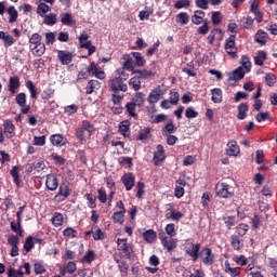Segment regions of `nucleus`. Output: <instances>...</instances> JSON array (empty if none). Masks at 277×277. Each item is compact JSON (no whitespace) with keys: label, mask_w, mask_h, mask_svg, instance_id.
<instances>
[{"label":"nucleus","mask_w":277,"mask_h":277,"mask_svg":"<svg viewBox=\"0 0 277 277\" xmlns=\"http://www.w3.org/2000/svg\"><path fill=\"white\" fill-rule=\"evenodd\" d=\"M137 75L132 77L129 81V84L132 87V90L137 92L142 88V78L150 79V77H155V72L147 70H137Z\"/></svg>","instance_id":"obj_1"},{"label":"nucleus","mask_w":277,"mask_h":277,"mask_svg":"<svg viewBox=\"0 0 277 277\" xmlns=\"http://www.w3.org/2000/svg\"><path fill=\"white\" fill-rule=\"evenodd\" d=\"M94 124H92V122H90L89 120H83L81 122V126L76 130V137L80 142H83L87 135L90 137L92 133H94Z\"/></svg>","instance_id":"obj_2"},{"label":"nucleus","mask_w":277,"mask_h":277,"mask_svg":"<svg viewBox=\"0 0 277 277\" xmlns=\"http://www.w3.org/2000/svg\"><path fill=\"white\" fill-rule=\"evenodd\" d=\"M127 241H129L127 238L117 239V250L120 252L122 259H131V253L133 252V247Z\"/></svg>","instance_id":"obj_3"},{"label":"nucleus","mask_w":277,"mask_h":277,"mask_svg":"<svg viewBox=\"0 0 277 277\" xmlns=\"http://www.w3.org/2000/svg\"><path fill=\"white\" fill-rule=\"evenodd\" d=\"M109 91L115 94H120V92H127L129 87L124 81H122V77H116L109 80L108 82Z\"/></svg>","instance_id":"obj_4"},{"label":"nucleus","mask_w":277,"mask_h":277,"mask_svg":"<svg viewBox=\"0 0 277 277\" xmlns=\"http://www.w3.org/2000/svg\"><path fill=\"white\" fill-rule=\"evenodd\" d=\"M198 259L207 266H211L215 263V254H213V250L209 247H205L199 251Z\"/></svg>","instance_id":"obj_5"},{"label":"nucleus","mask_w":277,"mask_h":277,"mask_svg":"<svg viewBox=\"0 0 277 277\" xmlns=\"http://www.w3.org/2000/svg\"><path fill=\"white\" fill-rule=\"evenodd\" d=\"M216 189V196L219 198H233L235 196V189H233V186H229L227 183H219L215 186Z\"/></svg>","instance_id":"obj_6"},{"label":"nucleus","mask_w":277,"mask_h":277,"mask_svg":"<svg viewBox=\"0 0 277 277\" xmlns=\"http://www.w3.org/2000/svg\"><path fill=\"white\" fill-rule=\"evenodd\" d=\"M184 250L194 262L198 261V254L200 252V243H194L192 239H187L184 243Z\"/></svg>","instance_id":"obj_7"},{"label":"nucleus","mask_w":277,"mask_h":277,"mask_svg":"<svg viewBox=\"0 0 277 277\" xmlns=\"http://www.w3.org/2000/svg\"><path fill=\"white\" fill-rule=\"evenodd\" d=\"M159 239L161 241V246L168 250V252H172L176 248V238H172V236H167L166 233H159Z\"/></svg>","instance_id":"obj_8"},{"label":"nucleus","mask_w":277,"mask_h":277,"mask_svg":"<svg viewBox=\"0 0 277 277\" xmlns=\"http://www.w3.org/2000/svg\"><path fill=\"white\" fill-rule=\"evenodd\" d=\"M70 194H71L70 186H68V184L66 183H62L58 186L57 194L54 196V200L55 202H64V200H66V198H68Z\"/></svg>","instance_id":"obj_9"},{"label":"nucleus","mask_w":277,"mask_h":277,"mask_svg":"<svg viewBox=\"0 0 277 277\" xmlns=\"http://www.w3.org/2000/svg\"><path fill=\"white\" fill-rule=\"evenodd\" d=\"M15 103L21 107V114L27 115L31 107L27 105V94L25 93H18L15 96Z\"/></svg>","instance_id":"obj_10"},{"label":"nucleus","mask_w":277,"mask_h":277,"mask_svg":"<svg viewBox=\"0 0 277 277\" xmlns=\"http://www.w3.org/2000/svg\"><path fill=\"white\" fill-rule=\"evenodd\" d=\"M3 133L8 140H12L14 135H16V127H14V122L10 119H5L3 121Z\"/></svg>","instance_id":"obj_11"},{"label":"nucleus","mask_w":277,"mask_h":277,"mask_svg":"<svg viewBox=\"0 0 277 277\" xmlns=\"http://www.w3.org/2000/svg\"><path fill=\"white\" fill-rule=\"evenodd\" d=\"M45 187L49 192H55L60 187V180H57V175L50 173L45 179Z\"/></svg>","instance_id":"obj_12"},{"label":"nucleus","mask_w":277,"mask_h":277,"mask_svg":"<svg viewBox=\"0 0 277 277\" xmlns=\"http://www.w3.org/2000/svg\"><path fill=\"white\" fill-rule=\"evenodd\" d=\"M164 94L166 91H163L161 87H158L149 93L147 102L149 103V105H155L156 103H159L161 96H163Z\"/></svg>","instance_id":"obj_13"},{"label":"nucleus","mask_w":277,"mask_h":277,"mask_svg":"<svg viewBox=\"0 0 277 277\" xmlns=\"http://www.w3.org/2000/svg\"><path fill=\"white\" fill-rule=\"evenodd\" d=\"M121 182L126 187V192H131V189L135 187V175L131 172L124 173L123 176H121Z\"/></svg>","instance_id":"obj_14"},{"label":"nucleus","mask_w":277,"mask_h":277,"mask_svg":"<svg viewBox=\"0 0 277 277\" xmlns=\"http://www.w3.org/2000/svg\"><path fill=\"white\" fill-rule=\"evenodd\" d=\"M235 40H237V36L230 35L225 40V51L228 53V55H233L235 57V54L237 53V47L235 45Z\"/></svg>","instance_id":"obj_15"},{"label":"nucleus","mask_w":277,"mask_h":277,"mask_svg":"<svg viewBox=\"0 0 277 277\" xmlns=\"http://www.w3.org/2000/svg\"><path fill=\"white\" fill-rule=\"evenodd\" d=\"M154 164L161 166L166 161V150L163 149V145L157 146V151L154 153Z\"/></svg>","instance_id":"obj_16"},{"label":"nucleus","mask_w":277,"mask_h":277,"mask_svg":"<svg viewBox=\"0 0 277 277\" xmlns=\"http://www.w3.org/2000/svg\"><path fill=\"white\" fill-rule=\"evenodd\" d=\"M8 243L11 248V256H18V243H21V239H18V236L12 235L8 238Z\"/></svg>","instance_id":"obj_17"},{"label":"nucleus","mask_w":277,"mask_h":277,"mask_svg":"<svg viewBox=\"0 0 277 277\" xmlns=\"http://www.w3.org/2000/svg\"><path fill=\"white\" fill-rule=\"evenodd\" d=\"M50 142L52 144V146H66L68 138H66V136H64V134H52L50 136Z\"/></svg>","instance_id":"obj_18"},{"label":"nucleus","mask_w":277,"mask_h":277,"mask_svg":"<svg viewBox=\"0 0 277 277\" xmlns=\"http://www.w3.org/2000/svg\"><path fill=\"white\" fill-rule=\"evenodd\" d=\"M206 13L202 10H197L194 12L193 16H192V23L194 25H202L205 23V21H209V19H205Z\"/></svg>","instance_id":"obj_19"},{"label":"nucleus","mask_w":277,"mask_h":277,"mask_svg":"<svg viewBox=\"0 0 277 277\" xmlns=\"http://www.w3.org/2000/svg\"><path fill=\"white\" fill-rule=\"evenodd\" d=\"M61 23L62 25H66V27H74V25H77V21H75V17H72V14L70 13H61Z\"/></svg>","instance_id":"obj_20"},{"label":"nucleus","mask_w":277,"mask_h":277,"mask_svg":"<svg viewBox=\"0 0 277 277\" xmlns=\"http://www.w3.org/2000/svg\"><path fill=\"white\" fill-rule=\"evenodd\" d=\"M223 37H224V32L222 31V29L214 28L210 31L208 36V42L209 44H213V42H215V38H217V40H223Z\"/></svg>","instance_id":"obj_21"},{"label":"nucleus","mask_w":277,"mask_h":277,"mask_svg":"<svg viewBox=\"0 0 277 277\" xmlns=\"http://www.w3.org/2000/svg\"><path fill=\"white\" fill-rule=\"evenodd\" d=\"M119 133L123 135V137H129L131 135V121L123 120L119 123Z\"/></svg>","instance_id":"obj_22"},{"label":"nucleus","mask_w":277,"mask_h":277,"mask_svg":"<svg viewBox=\"0 0 277 277\" xmlns=\"http://www.w3.org/2000/svg\"><path fill=\"white\" fill-rule=\"evenodd\" d=\"M227 155L228 157H237L239 155L240 149L239 146L237 145V141H230L227 143Z\"/></svg>","instance_id":"obj_23"},{"label":"nucleus","mask_w":277,"mask_h":277,"mask_svg":"<svg viewBox=\"0 0 277 277\" xmlns=\"http://www.w3.org/2000/svg\"><path fill=\"white\" fill-rule=\"evenodd\" d=\"M121 60L123 61V68H126V70L135 69V61H133L131 54H123Z\"/></svg>","instance_id":"obj_24"},{"label":"nucleus","mask_w":277,"mask_h":277,"mask_svg":"<svg viewBox=\"0 0 277 277\" xmlns=\"http://www.w3.org/2000/svg\"><path fill=\"white\" fill-rule=\"evenodd\" d=\"M246 77V71L243 70H234L228 74V81H233V83H237V81H241Z\"/></svg>","instance_id":"obj_25"},{"label":"nucleus","mask_w":277,"mask_h":277,"mask_svg":"<svg viewBox=\"0 0 277 277\" xmlns=\"http://www.w3.org/2000/svg\"><path fill=\"white\" fill-rule=\"evenodd\" d=\"M96 90H101V82L98 80H90L85 87V94H94Z\"/></svg>","instance_id":"obj_26"},{"label":"nucleus","mask_w":277,"mask_h":277,"mask_svg":"<svg viewBox=\"0 0 277 277\" xmlns=\"http://www.w3.org/2000/svg\"><path fill=\"white\" fill-rule=\"evenodd\" d=\"M137 109H140V106H136V104L132 102L126 104V114L131 118H137Z\"/></svg>","instance_id":"obj_27"},{"label":"nucleus","mask_w":277,"mask_h":277,"mask_svg":"<svg viewBox=\"0 0 277 277\" xmlns=\"http://www.w3.org/2000/svg\"><path fill=\"white\" fill-rule=\"evenodd\" d=\"M248 109H250L248 103H241L238 105V120H246L248 118Z\"/></svg>","instance_id":"obj_28"},{"label":"nucleus","mask_w":277,"mask_h":277,"mask_svg":"<svg viewBox=\"0 0 277 277\" xmlns=\"http://www.w3.org/2000/svg\"><path fill=\"white\" fill-rule=\"evenodd\" d=\"M21 168L18 166H14L11 171L10 174L13 179V183H15L16 187H21Z\"/></svg>","instance_id":"obj_29"},{"label":"nucleus","mask_w":277,"mask_h":277,"mask_svg":"<svg viewBox=\"0 0 277 277\" xmlns=\"http://www.w3.org/2000/svg\"><path fill=\"white\" fill-rule=\"evenodd\" d=\"M142 235L146 243H154L157 240V232L154 229H147Z\"/></svg>","instance_id":"obj_30"},{"label":"nucleus","mask_w":277,"mask_h":277,"mask_svg":"<svg viewBox=\"0 0 277 277\" xmlns=\"http://www.w3.org/2000/svg\"><path fill=\"white\" fill-rule=\"evenodd\" d=\"M58 60L62 62V64H65L68 66L70 62H72V53L67 52V51H58L57 53Z\"/></svg>","instance_id":"obj_31"},{"label":"nucleus","mask_w":277,"mask_h":277,"mask_svg":"<svg viewBox=\"0 0 277 277\" xmlns=\"http://www.w3.org/2000/svg\"><path fill=\"white\" fill-rule=\"evenodd\" d=\"M254 38L258 44H266L267 40H269V35H267V32H265L263 29H260L255 34Z\"/></svg>","instance_id":"obj_32"},{"label":"nucleus","mask_w":277,"mask_h":277,"mask_svg":"<svg viewBox=\"0 0 277 277\" xmlns=\"http://www.w3.org/2000/svg\"><path fill=\"white\" fill-rule=\"evenodd\" d=\"M51 222L54 228H60L64 224V215L61 212H55Z\"/></svg>","instance_id":"obj_33"},{"label":"nucleus","mask_w":277,"mask_h":277,"mask_svg":"<svg viewBox=\"0 0 277 277\" xmlns=\"http://www.w3.org/2000/svg\"><path fill=\"white\" fill-rule=\"evenodd\" d=\"M47 52V45L44 43H37L35 47L31 49L32 55H36V57H42L43 53Z\"/></svg>","instance_id":"obj_34"},{"label":"nucleus","mask_w":277,"mask_h":277,"mask_svg":"<svg viewBox=\"0 0 277 277\" xmlns=\"http://www.w3.org/2000/svg\"><path fill=\"white\" fill-rule=\"evenodd\" d=\"M230 243L234 250L239 251L243 249V240H241L239 236H236V235L230 236Z\"/></svg>","instance_id":"obj_35"},{"label":"nucleus","mask_w":277,"mask_h":277,"mask_svg":"<svg viewBox=\"0 0 277 277\" xmlns=\"http://www.w3.org/2000/svg\"><path fill=\"white\" fill-rule=\"evenodd\" d=\"M225 273L229 274L232 277H237L241 274V267H230V263L225 261Z\"/></svg>","instance_id":"obj_36"},{"label":"nucleus","mask_w":277,"mask_h":277,"mask_svg":"<svg viewBox=\"0 0 277 277\" xmlns=\"http://www.w3.org/2000/svg\"><path fill=\"white\" fill-rule=\"evenodd\" d=\"M132 57H134V66L142 67L146 66V58L142 56V53L140 52H131Z\"/></svg>","instance_id":"obj_37"},{"label":"nucleus","mask_w":277,"mask_h":277,"mask_svg":"<svg viewBox=\"0 0 277 277\" xmlns=\"http://www.w3.org/2000/svg\"><path fill=\"white\" fill-rule=\"evenodd\" d=\"M130 103H133L134 105L138 106V109H142V105H144V94L142 92H136Z\"/></svg>","instance_id":"obj_38"},{"label":"nucleus","mask_w":277,"mask_h":277,"mask_svg":"<svg viewBox=\"0 0 277 277\" xmlns=\"http://www.w3.org/2000/svg\"><path fill=\"white\" fill-rule=\"evenodd\" d=\"M75 272H77V264L75 262H68L61 271V274L62 276H66V274H75Z\"/></svg>","instance_id":"obj_39"},{"label":"nucleus","mask_w":277,"mask_h":277,"mask_svg":"<svg viewBox=\"0 0 277 277\" xmlns=\"http://www.w3.org/2000/svg\"><path fill=\"white\" fill-rule=\"evenodd\" d=\"M211 94H212V97H211L212 103H216V104L222 103L223 101L222 89L220 88L212 89Z\"/></svg>","instance_id":"obj_40"},{"label":"nucleus","mask_w":277,"mask_h":277,"mask_svg":"<svg viewBox=\"0 0 277 277\" xmlns=\"http://www.w3.org/2000/svg\"><path fill=\"white\" fill-rule=\"evenodd\" d=\"M26 88L30 92V98H32L34 101H37L38 100V89L36 88V84H34V82L31 80H28L26 82Z\"/></svg>","instance_id":"obj_41"},{"label":"nucleus","mask_w":277,"mask_h":277,"mask_svg":"<svg viewBox=\"0 0 277 277\" xmlns=\"http://www.w3.org/2000/svg\"><path fill=\"white\" fill-rule=\"evenodd\" d=\"M96 261V252L94 250H89L82 258V263H88V265L92 264V262Z\"/></svg>","instance_id":"obj_42"},{"label":"nucleus","mask_w":277,"mask_h":277,"mask_svg":"<svg viewBox=\"0 0 277 277\" xmlns=\"http://www.w3.org/2000/svg\"><path fill=\"white\" fill-rule=\"evenodd\" d=\"M240 64L241 66L236 68L235 70H243V68L246 70H250V68H252V63L250 62V57L243 55L241 58H240Z\"/></svg>","instance_id":"obj_43"},{"label":"nucleus","mask_w":277,"mask_h":277,"mask_svg":"<svg viewBox=\"0 0 277 277\" xmlns=\"http://www.w3.org/2000/svg\"><path fill=\"white\" fill-rule=\"evenodd\" d=\"M43 23H44V25H49L50 27H53V25L57 24V14L50 13V14L45 15Z\"/></svg>","instance_id":"obj_44"},{"label":"nucleus","mask_w":277,"mask_h":277,"mask_svg":"<svg viewBox=\"0 0 277 277\" xmlns=\"http://www.w3.org/2000/svg\"><path fill=\"white\" fill-rule=\"evenodd\" d=\"M21 222L22 221H18V219H16V222H11V230L16 233L18 237H23V226H21Z\"/></svg>","instance_id":"obj_45"},{"label":"nucleus","mask_w":277,"mask_h":277,"mask_svg":"<svg viewBox=\"0 0 277 277\" xmlns=\"http://www.w3.org/2000/svg\"><path fill=\"white\" fill-rule=\"evenodd\" d=\"M51 12V6H49L47 3L44 2H40L39 5L37 6V14H39V16H47V13Z\"/></svg>","instance_id":"obj_46"},{"label":"nucleus","mask_w":277,"mask_h":277,"mask_svg":"<svg viewBox=\"0 0 277 277\" xmlns=\"http://www.w3.org/2000/svg\"><path fill=\"white\" fill-rule=\"evenodd\" d=\"M6 13L10 16L9 23H16L18 18V11L16 10V8L14 5L9 6V9L6 10Z\"/></svg>","instance_id":"obj_47"},{"label":"nucleus","mask_w":277,"mask_h":277,"mask_svg":"<svg viewBox=\"0 0 277 277\" xmlns=\"http://www.w3.org/2000/svg\"><path fill=\"white\" fill-rule=\"evenodd\" d=\"M175 21L180 25H187L189 23V14L187 12H181L175 16Z\"/></svg>","instance_id":"obj_48"},{"label":"nucleus","mask_w":277,"mask_h":277,"mask_svg":"<svg viewBox=\"0 0 277 277\" xmlns=\"http://www.w3.org/2000/svg\"><path fill=\"white\" fill-rule=\"evenodd\" d=\"M34 248H36V245L34 242V236H29L25 239L24 242V251L27 253H29L31 250H34Z\"/></svg>","instance_id":"obj_49"},{"label":"nucleus","mask_w":277,"mask_h":277,"mask_svg":"<svg viewBox=\"0 0 277 277\" xmlns=\"http://www.w3.org/2000/svg\"><path fill=\"white\" fill-rule=\"evenodd\" d=\"M18 88H21V81L18 80V78H16V77L10 78V82H9L10 92H12V94H14V92H16V90H18Z\"/></svg>","instance_id":"obj_50"},{"label":"nucleus","mask_w":277,"mask_h":277,"mask_svg":"<svg viewBox=\"0 0 277 277\" xmlns=\"http://www.w3.org/2000/svg\"><path fill=\"white\" fill-rule=\"evenodd\" d=\"M267 60V52L260 51L256 56H254V64L256 66H263V63Z\"/></svg>","instance_id":"obj_51"},{"label":"nucleus","mask_w":277,"mask_h":277,"mask_svg":"<svg viewBox=\"0 0 277 277\" xmlns=\"http://www.w3.org/2000/svg\"><path fill=\"white\" fill-rule=\"evenodd\" d=\"M175 131H177V128L174 126V123L169 122L162 128V135H173Z\"/></svg>","instance_id":"obj_52"},{"label":"nucleus","mask_w":277,"mask_h":277,"mask_svg":"<svg viewBox=\"0 0 277 277\" xmlns=\"http://www.w3.org/2000/svg\"><path fill=\"white\" fill-rule=\"evenodd\" d=\"M138 142H144V140H150V128H144L138 132L136 137Z\"/></svg>","instance_id":"obj_53"},{"label":"nucleus","mask_w":277,"mask_h":277,"mask_svg":"<svg viewBox=\"0 0 277 277\" xmlns=\"http://www.w3.org/2000/svg\"><path fill=\"white\" fill-rule=\"evenodd\" d=\"M84 198L88 200L87 207H89V209H96V196L87 193Z\"/></svg>","instance_id":"obj_54"},{"label":"nucleus","mask_w":277,"mask_h":277,"mask_svg":"<svg viewBox=\"0 0 277 277\" xmlns=\"http://www.w3.org/2000/svg\"><path fill=\"white\" fill-rule=\"evenodd\" d=\"M164 230L169 237H176V225L174 223L167 224Z\"/></svg>","instance_id":"obj_55"},{"label":"nucleus","mask_w":277,"mask_h":277,"mask_svg":"<svg viewBox=\"0 0 277 277\" xmlns=\"http://www.w3.org/2000/svg\"><path fill=\"white\" fill-rule=\"evenodd\" d=\"M107 235L103 232L102 228H97L95 232H93V239L94 241H103L105 240Z\"/></svg>","instance_id":"obj_56"},{"label":"nucleus","mask_w":277,"mask_h":277,"mask_svg":"<svg viewBox=\"0 0 277 277\" xmlns=\"http://www.w3.org/2000/svg\"><path fill=\"white\" fill-rule=\"evenodd\" d=\"M34 272H35L36 276H39L42 274H47V268L44 267V265H42V263L36 262L34 264Z\"/></svg>","instance_id":"obj_57"},{"label":"nucleus","mask_w":277,"mask_h":277,"mask_svg":"<svg viewBox=\"0 0 277 277\" xmlns=\"http://www.w3.org/2000/svg\"><path fill=\"white\" fill-rule=\"evenodd\" d=\"M64 111L68 116H72L79 111V106L77 104H71L69 106L64 107Z\"/></svg>","instance_id":"obj_58"},{"label":"nucleus","mask_w":277,"mask_h":277,"mask_svg":"<svg viewBox=\"0 0 277 277\" xmlns=\"http://www.w3.org/2000/svg\"><path fill=\"white\" fill-rule=\"evenodd\" d=\"M265 81H266V85H268V88H273V85L276 84V76L273 72H268L265 76Z\"/></svg>","instance_id":"obj_59"},{"label":"nucleus","mask_w":277,"mask_h":277,"mask_svg":"<svg viewBox=\"0 0 277 277\" xmlns=\"http://www.w3.org/2000/svg\"><path fill=\"white\" fill-rule=\"evenodd\" d=\"M51 159H53L56 166H64L66 163L65 158L55 153L51 154Z\"/></svg>","instance_id":"obj_60"},{"label":"nucleus","mask_w":277,"mask_h":277,"mask_svg":"<svg viewBox=\"0 0 277 277\" xmlns=\"http://www.w3.org/2000/svg\"><path fill=\"white\" fill-rule=\"evenodd\" d=\"M64 237H69L70 239H76L77 230L72 227H67L63 230Z\"/></svg>","instance_id":"obj_61"},{"label":"nucleus","mask_w":277,"mask_h":277,"mask_svg":"<svg viewBox=\"0 0 277 277\" xmlns=\"http://www.w3.org/2000/svg\"><path fill=\"white\" fill-rule=\"evenodd\" d=\"M113 220L115 224H124V212H115Z\"/></svg>","instance_id":"obj_62"},{"label":"nucleus","mask_w":277,"mask_h":277,"mask_svg":"<svg viewBox=\"0 0 277 277\" xmlns=\"http://www.w3.org/2000/svg\"><path fill=\"white\" fill-rule=\"evenodd\" d=\"M211 21L213 25H220L222 23V13L220 11L213 12Z\"/></svg>","instance_id":"obj_63"},{"label":"nucleus","mask_w":277,"mask_h":277,"mask_svg":"<svg viewBox=\"0 0 277 277\" xmlns=\"http://www.w3.org/2000/svg\"><path fill=\"white\" fill-rule=\"evenodd\" d=\"M185 117L192 120V118H198V111L194 107L189 106L185 110Z\"/></svg>","instance_id":"obj_64"}]
</instances>
